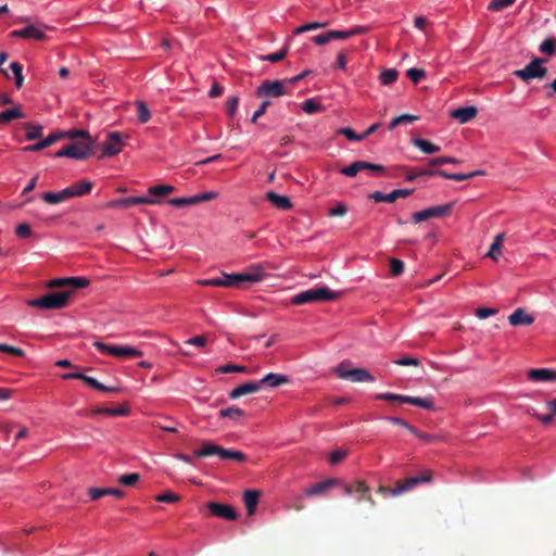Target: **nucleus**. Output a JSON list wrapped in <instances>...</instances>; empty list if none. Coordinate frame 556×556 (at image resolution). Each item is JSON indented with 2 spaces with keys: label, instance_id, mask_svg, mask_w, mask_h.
I'll use <instances>...</instances> for the list:
<instances>
[{
  "label": "nucleus",
  "instance_id": "f257e3e1",
  "mask_svg": "<svg viewBox=\"0 0 556 556\" xmlns=\"http://www.w3.org/2000/svg\"><path fill=\"white\" fill-rule=\"evenodd\" d=\"M66 137L74 140L72 143L59 150L55 157H71L75 160H86L94 153L96 141L87 130H71L65 132Z\"/></svg>",
  "mask_w": 556,
  "mask_h": 556
},
{
  "label": "nucleus",
  "instance_id": "f03ea898",
  "mask_svg": "<svg viewBox=\"0 0 556 556\" xmlns=\"http://www.w3.org/2000/svg\"><path fill=\"white\" fill-rule=\"evenodd\" d=\"M265 274L263 267L254 265L249 268L248 271L239 274H226L223 273L222 278H211L198 280V285L203 287H240L242 283H255L262 281Z\"/></svg>",
  "mask_w": 556,
  "mask_h": 556
},
{
  "label": "nucleus",
  "instance_id": "7ed1b4c3",
  "mask_svg": "<svg viewBox=\"0 0 556 556\" xmlns=\"http://www.w3.org/2000/svg\"><path fill=\"white\" fill-rule=\"evenodd\" d=\"M340 292L330 290L327 287H318L302 291L292 298L295 305H304L313 302H329L339 299Z\"/></svg>",
  "mask_w": 556,
  "mask_h": 556
},
{
  "label": "nucleus",
  "instance_id": "20e7f679",
  "mask_svg": "<svg viewBox=\"0 0 556 556\" xmlns=\"http://www.w3.org/2000/svg\"><path fill=\"white\" fill-rule=\"evenodd\" d=\"M213 455H217L222 459H232L239 463L247 460V455L241 451L226 450L211 441L202 442L201 447L194 451V456L199 458Z\"/></svg>",
  "mask_w": 556,
  "mask_h": 556
},
{
  "label": "nucleus",
  "instance_id": "39448f33",
  "mask_svg": "<svg viewBox=\"0 0 556 556\" xmlns=\"http://www.w3.org/2000/svg\"><path fill=\"white\" fill-rule=\"evenodd\" d=\"M71 291L50 292L41 298L27 300L28 306L42 309H59L67 305Z\"/></svg>",
  "mask_w": 556,
  "mask_h": 556
},
{
  "label": "nucleus",
  "instance_id": "423d86ee",
  "mask_svg": "<svg viewBox=\"0 0 556 556\" xmlns=\"http://www.w3.org/2000/svg\"><path fill=\"white\" fill-rule=\"evenodd\" d=\"M93 346L103 354H110L123 359L141 357L143 354L140 350L132 346L106 344L102 341H94Z\"/></svg>",
  "mask_w": 556,
  "mask_h": 556
},
{
  "label": "nucleus",
  "instance_id": "0eeeda50",
  "mask_svg": "<svg viewBox=\"0 0 556 556\" xmlns=\"http://www.w3.org/2000/svg\"><path fill=\"white\" fill-rule=\"evenodd\" d=\"M346 362L340 363L334 371L340 379L350 380L352 382H372L375 377L365 368H348Z\"/></svg>",
  "mask_w": 556,
  "mask_h": 556
},
{
  "label": "nucleus",
  "instance_id": "6e6552de",
  "mask_svg": "<svg viewBox=\"0 0 556 556\" xmlns=\"http://www.w3.org/2000/svg\"><path fill=\"white\" fill-rule=\"evenodd\" d=\"M376 400H383L390 402H399L412 404L428 410L434 409L433 399L430 397H416V396H407L394 393H379L376 395Z\"/></svg>",
  "mask_w": 556,
  "mask_h": 556
},
{
  "label": "nucleus",
  "instance_id": "1a4fd4ad",
  "mask_svg": "<svg viewBox=\"0 0 556 556\" xmlns=\"http://www.w3.org/2000/svg\"><path fill=\"white\" fill-rule=\"evenodd\" d=\"M286 80H264L256 89L255 96L265 100L287 94Z\"/></svg>",
  "mask_w": 556,
  "mask_h": 556
},
{
  "label": "nucleus",
  "instance_id": "9d476101",
  "mask_svg": "<svg viewBox=\"0 0 556 556\" xmlns=\"http://www.w3.org/2000/svg\"><path fill=\"white\" fill-rule=\"evenodd\" d=\"M545 60L541 58H533L529 64L523 68L514 72V75L523 81H529L534 78H544L547 74V68L543 66Z\"/></svg>",
  "mask_w": 556,
  "mask_h": 556
},
{
  "label": "nucleus",
  "instance_id": "9b49d317",
  "mask_svg": "<svg viewBox=\"0 0 556 556\" xmlns=\"http://www.w3.org/2000/svg\"><path fill=\"white\" fill-rule=\"evenodd\" d=\"M432 480V471L424 470L420 475L416 477H409L402 481L395 482V492H393V497L400 496L403 493L409 492L421 483H429Z\"/></svg>",
  "mask_w": 556,
  "mask_h": 556
},
{
  "label": "nucleus",
  "instance_id": "f8f14e48",
  "mask_svg": "<svg viewBox=\"0 0 556 556\" xmlns=\"http://www.w3.org/2000/svg\"><path fill=\"white\" fill-rule=\"evenodd\" d=\"M454 207V202L442 205L431 206L412 215V220L415 224L426 222L430 218H441L448 216Z\"/></svg>",
  "mask_w": 556,
  "mask_h": 556
},
{
  "label": "nucleus",
  "instance_id": "ddd939ff",
  "mask_svg": "<svg viewBox=\"0 0 556 556\" xmlns=\"http://www.w3.org/2000/svg\"><path fill=\"white\" fill-rule=\"evenodd\" d=\"M343 492L345 495H355L357 502L366 501L371 506L376 505L370 495V490L364 480H355L353 483H344Z\"/></svg>",
  "mask_w": 556,
  "mask_h": 556
},
{
  "label": "nucleus",
  "instance_id": "4468645a",
  "mask_svg": "<svg viewBox=\"0 0 556 556\" xmlns=\"http://www.w3.org/2000/svg\"><path fill=\"white\" fill-rule=\"evenodd\" d=\"M89 286V280L84 277L56 278L48 282V288H70L71 294L77 289Z\"/></svg>",
  "mask_w": 556,
  "mask_h": 556
},
{
  "label": "nucleus",
  "instance_id": "2eb2a0df",
  "mask_svg": "<svg viewBox=\"0 0 556 556\" xmlns=\"http://www.w3.org/2000/svg\"><path fill=\"white\" fill-rule=\"evenodd\" d=\"M157 203H160V201L155 198L128 197V198L112 200V201L108 202L105 206L110 207V208H116V207L128 208L132 205H138V204L153 205V204H157Z\"/></svg>",
  "mask_w": 556,
  "mask_h": 556
},
{
  "label": "nucleus",
  "instance_id": "dca6fc26",
  "mask_svg": "<svg viewBox=\"0 0 556 556\" xmlns=\"http://www.w3.org/2000/svg\"><path fill=\"white\" fill-rule=\"evenodd\" d=\"M124 147V141L122 139V135L117 131H112L108 134V140L103 143L102 153L100 154V159L114 156L118 154Z\"/></svg>",
  "mask_w": 556,
  "mask_h": 556
},
{
  "label": "nucleus",
  "instance_id": "f3484780",
  "mask_svg": "<svg viewBox=\"0 0 556 556\" xmlns=\"http://www.w3.org/2000/svg\"><path fill=\"white\" fill-rule=\"evenodd\" d=\"M207 508L212 513V515L225 520H236L238 518L237 511L230 505L210 502L207 504Z\"/></svg>",
  "mask_w": 556,
  "mask_h": 556
},
{
  "label": "nucleus",
  "instance_id": "a211bd4d",
  "mask_svg": "<svg viewBox=\"0 0 556 556\" xmlns=\"http://www.w3.org/2000/svg\"><path fill=\"white\" fill-rule=\"evenodd\" d=\"M414 192L413 189H395L392 192L384 194L381 191H375L369 194V198L376 202L393 203L400 198H407Z\"/></svg>",
  "mask_w": 556,
  "mask_h": 556
},
{
  "label": "nucleus",
  "instance_id": "6ab92c4d",
  "mask_svg": "<svg viewBox=\"0 0 556 556\" xmlns=\"http://www.w3.org/2000/svg\"><path fill=\"white\" fill-rule=\"evenodd\" d=\"M65 137H66V134L64 131L51 134L43 140H41L35 144L27 146L23 150L26 152H38V151H41V150L52 146L53 143H55L59 140L64 139Z\"/></svg>",
  "mask_w": 556,
  "mask_h": 556
},
{
  "label": "nucleus",
  "instance_id": "aec40b11",
  "mask_svg": "<svg viewBox=\"0 0 556 556\" xmlns=\"http://www.w3.org/2000/svg\"><path fill=\"white\" fill-rule=\"evenodd\" d=\"M261 390V383L258 381H249L242 383L230 391L229 397L232 400L239 399L243 395L252 394Z\"/></svg>",
  "mask_w": 556,
  "mask_h": 556
},
{
  "label": "nucleus",
  "instance_id": "412c9836",
  "mask_svg": "<svg viewBox=\"0 0 556 556\" xmlns=\"http://www.w3.org/2000/svg\"><path fill=\"white\" fill-rule=\"evenodd\" d=\"M478 114L476 106H460L451 112V117L457 119L460 124L468 123L473 119Z\"/></svg>",
  "mask_w": 556,
  "mask_h": 556
},
{
  "label": "nucleus",
  "instance_id": "4be33fe9",
  "mask_svg": "<svg viewBox=\"0 0 556 556\" xmlns=\"http://www.w3.org/2000/svg\"><path fill=\"white\" fill-rule=\"evenodd\" d=\"M508 321L511 326H529L533 324L534 317L528 314L523 308H517L508 316Z\"/></svg>",
  "mask_w": 556,
  "mask_h": 556
},
{
  "label": "nucleus",
  "instance_id": "5701e85b",
  "mask_svg": "<svg viewBox=\"0 0 556 556\" xmlns=\"http://www.w3.org/2000/svg\"><path fill=\"white\" fill-rule=\"evenodd\" d=\"M88 494L92 501H98L105 495H113L117 498H122L125 495V492L116 488H89Z\"/></svg>",
  "mask_w": 556,
  "mask_h": 556
},
{
  "label": "nucleus",
  "instance_id": "b1692460",
  "mask_svg": "<svg viewBox=\"0 0 556 556\" xmlns=\"http://www.w3.org/2000/svg\"><path fill=\"white\" fill-rule=\"evenodd\" d=\"M12 36L27 38V39H36L41 40L45 38V33L35 25H28L22 29H17L12 31Z\"/></svg>",
  "mask_w": 556,
  "mask_h": 556
},
{
  "label": "nucleus",
  "instance_id": "393cba45",
  "mask_svg": "<svg viewBox=\"0 0 556 556\" xmlns=\"http://www.w3.org/2000/svg\"><path fill=\"white\" fill-rule=\"evenodd\" d=\"M528 378L533 381H556V370L533 368L528 371Z\"/></svg>",
  "mask_w": 556,
  "mask_h": 556
},
{
  "label": "nucleus",
  "instance_id": "a878e982",
  "mask_svg": "<svg viewBox=\"0 0 556 556\" xmlns=\"http://www.w3.org/2000/svg\"><path fill=\"white\" fill-rule=\"evenodd\" d=\"M266 199L277 208L283 211L292 208V202L287 195H281L274 191H268L266 192Z\"/></svg>",
  "mask_w": 556,
  "mask_h": 556
},
{
  "label": "nucleus",
  "instance_id": "bb28decb",
  "mask_svg": "<svg viewBox=\"0 0 556 556\" xmlns=\"http://www.w3.org/2000/svg\"><path fill=\"white\" fill-rule=\"evenodd\" d=\"M261 497V492L257 490H248L243 494V501L250 516L254 515Z\"/></svg>",
  "mask_w": 556,
  "mask_h": 556
},
{
  "label": "nucleus",
  "instance_id": "cd10ccee",
  "mask_svg": "<svg viewBox=\"0 0 556 556\" xmlns=\"http://www.w3.org/2000/svg\"><path fill=\"white\" fill-rule=\"evenodd\" d=\"M70 198H73V193L68 188H65L59 192H45L42 193V200L49 204H58Z\"/></svg>",
  "mask_w": 556,
  "mask_h": 556
},
{
  "label": "nucleus",
  "instance_id": "c85d7f7f",
  "mask_svg": "<svg viewBox=\"0 0 556 556\" xmlns=\"http://www.w3.org/2000/svg\"><path fill=\"white\" fill-rule=\"evenodd\" d=\"M288 381H289V378L287 376L280 375V374H274V372H269L264 378L258 380V382L261 383V388L263 386H268L270 388H277V387H280V386L287 383Z\"/></svg>",
  "mask_w": 556,
  "mask_h": 556
},
{
  "label": "nucleus",
  "instance_id": "c756f323",
  "mask_svg": "<svg viewBox=\"0 0 556 556\" xmlns=\"http://www.w3.org/2000/svg\"><path fill=\"white\" fill-rule=\"evenodd\" d=\"M338 483H339V481L337 479H327L325 481L318 482V483L312 485L311 488L306 489L305 494L307 496L319 495V494H323L324 492H326L331 486L337 485Z\"/></svg>",
  "mask_w": 556,
  "mask_h": 556
},
{
  "label": "nucleus",
  "instance_id": "7c9ffc66",
  "mask_svg": "<svg viewBox=\"0 0 556 556\" xmlns=\"http://www.w3.org/2000/svg\"><path fill=\"white\" fill-rule=\"evenodd\" d=\"M93 182L87 179L77 181L72 186L67 187L73 193V197H83L91 192Z\"/></svg>",
  "mask_w": 556,
  "mask_h": 556
},
{
  "label": "nucleus",
  "instance_id": "2f4dec72",
  "mask_svg": "<svg viewBox=\"0 0 556 556\" xmlns=\"http://www.w3.org/2000/svg\"><path fill=\"white\" fill-rule=\"evenodd\" d=\"M438 172H440V169L416 168V167L415 168H408L407 173L405 175V180L406 181H414L418 177L434 176V175H438Z\"/></svg>",
  "mask_w": 556,
  "mask_h": 556
},
{
  "label": "nucleus",
  "instance_id": "473e14b6",
  "mask_svg": "<svg viewBox=\"0 0 556 556\" xmlns=\"http://www.w3.org/2000/svg\"><path fill=\"white\" fill-rule=\"evenodd\" d=\"M412 143L426 154H434L441 150L439 146L422 138H414L412 140Z\"/></svg>",
  "mask_w": 556,
  "mask_h": 556
},
{
  "label": "nucleus",
  "instance_id": "72a5a7b5",
  "mask_svg": "<svg viewBox=\"0 0 556 556\" xmlns=\"http://www.w3.org/2000/svg\"><path fill=\"white\" fill-rule=\"evenodd\" d=\"M504 237H505L504 233H498L494 238V241L491 244L489 252L486 253L488 257H490L494 261H497L498 256L502 253V245H503Z\"/></svg>",
  "mask_w": 556,
  "mask_h": 556
},
{
  "label": "nucleus",
  "instance_id": "f704fd0d",
  "mask_svg": "<svg viewBox=\"0 0 556 556\" xmlns=\"http://www.w3.org/2000/svg\"><path fill=\"white\" fill-rule=\"evenodd\" d=\"M24 117H25V115L22 112L20 106H14V108H11L3 112H0V122L3 124L9 123L13 119L24 118Z\"/></svg>",
  "mask_w": 556,
  "mask_h": 556
},
{
  "label": "nucleus",
  "instance_id": "c9c22d12",
  "mask_svg": "<svg viewBox=\"0 0 556 556\" xmlns=\"http://www.w3.org/2000/svg\"><path fill=\"white\" fill-rule=\"evenodd\" d=\"M175 191V187L172 185H157L152 186L148 189L150 195L153 197H166Z\"/></svg>",
  "mask_w": 556,
  "mask_h": 556
},
{
  "label": "nucleus",
  "instance_id": "e433bc0d",
  "mask_svg": "<svg viewBox=\"0 0 556 556\" xmlns=\"http://www.w3.org/2000/svg\"><path fill=\"white\" fill-rule=\"evenodd\" d=\"M135 105L137 108V118L141 124L148 123L151 118V113L143 101H136Z\"/></svg>",
  "mask_w": 556,
  "mask_h": 556
},
{
  "label": "nucleus",
  "instance_id": "4c0bfd02",
  "mask_svg": "<svg viewBox=\"0 0 556 556\" xmlns=\"http://www.w3.org/2000/svg\"><path fill=\"white\" fill-rule=\"evenodd\" d=\"M365 166H366L365 161H356V162L352 163L351 165L341 168L340 173L345 176H349V177H354L357 175V173L359 170L365 169Z\"/></svg>",
  "mask_w": 556,
  "mask_h": 556
},
{
  "label": "nucleus",
  "instance_id": "58836bf2",
  "mask_svg": "<svg viewBox=\"0 0 556 556\" xmlns=\"http://www.w3.org/2000/svg\"><path fill=\"white\" fill-rule=\"evenodd\" d=\"M244 415H245L244 410H242L241 408H239L237 406H231V407L222 409L219 412L220 417L230 418L232 420H238L241 417H243Z\"/></svg>",
  "mask_w": 556,
  "mask_h": 556
},
{
  "label": "nucleus",
  "instance_id": "ea45409f",
  "mask_svg": "<svg viewBox=\"0 0 556 556\" xmlns=\"http://www.w3.org/2000/svg\"><path fill=\"white\" fill-rule=\"evenodd\" d=\"M399 77V72L394 68H388L381 72L379 79L384 86L393 84Z\"/></svg>",
  "mask_w": 556,
  "mask_h": 556
},
{
  "label": "nucleus",
  "instance_id": "a19ab883",
  "mask_svg": "<svg viewBox=\"0 0 556 556\" xmlns=\"http://www.w3.org/2000/svg\"><path fill=\"white\" fill-rule=\"evenodd\" d=\"M26 138L27 140L39 139L42 136V126L33 125L30 123L25 124Z\"/></svg>",
  "mask_w": 556,
  "mask_h": 556
},
{
  "label": "nucleus",
  "instance_id": "79ce46f5",
  "mask_svg": "<svg viewBox=\"0 0 556 556\" xmlns=\"http://www.w3.org/2000/svg\"><path fill=\"white\" fill-rule=\"evenodd\" d=\"M10 70L12 71L13 76L15 78V86H16L17 89H20L23 86V83H24V77H23V74H22L23 66L18 62H12L10 64Z\"/></svg>",
  "mask_w": 556,
  "mask_h": 556
},
{
  "label": "nucleus",
  "instance_id": "37998d69",
  "mask_svg": "<svg viewBox=\"0 0 556 556\" xmlns=\"http://www.w3.org/2000/svg\"><path fill=\"white\" fill-rule=\"evenodd\" d=\"M327 26H328V22H312V23H307V24H304V25L295 28L293 33L295 35H300L305 31L325 28Z\"/></svg>",
  "mask_w": 556,
  "mask_h": 556
},
{
  "label": "nucleus",
  "instance_id": "c03bdc74",
  "mask_svg": "<svg viewBox=\"0 0 556 556\" xmlns=\"http://www.w3.org/2000/svg\"><path fill=\"white\" fill-rule=\"evenodd\" d=\"M438 176L443 177L445 179L455 180V181H465L473 177V174H450L446 170L440 169L438 172Z\"/></svg>",
  "mask_w": 556,
  "mask_h": 556
},
{
  "label": "nucleus",
  "instance_id": "a18cd8bd",
  "mask_svg": "<svg viewBox=\"0 0 556 556\" xmlns=\"http://www.w3.org/2000/svg\"><path fill=\"white\" fill-rule=\"evenodd\" d=\"M288 46H285L280 51H277L275 53L262 55L260 59L263 61H269L273 63L279 62L283 60L288 53Z\"/></svg>",
  "mask_w": 556,
  "mask_h": 556
},
{
  "label": "nucleus",
  "instance_id": "49530a36",
  "mask_svg": "<svg viewBox=\"0 0 556 556\" xmlns=\"http://www.w3.org/2000/svg\"><path fill=\"white\" fill-rule=\"evenodd\" d=\"M460 161L452 156H439L429 161L430 167L441 166L443 164H458Z\"/></svg>",
  "mask_w": 556,
  "mask_h": 556
},
{
  "label": "nucleus",
  "instance_id": "de8ad7c7",
  "mask_svg": "<svg viewBox=\"0 0 556 556\" xmlns=\"http://www.w3.org/2000/svg\"><path fill=\"white\" fill-rule=\"evenodd\" d=\"M540 52L553 55L556 51V38L545 39L539 48Z\"/></svg>",
  "mask_w": 556,
  "mask_h": 556
},
{
  "label": "nucleus",
  "instance_id": "09e8293b",
  "mask_svg": "<svg viewBox=\"0 0 556 556\" xmlns=\"http://www.w3.org/2000/svg\"><path fill=\"white\" fill-rule=\"evenodd\" d=\"M140 480V475L137 472L122 475L118 477V482L125 486H134Z\"/></svg>",
  "mask_w": 556,
  "mask_h": 556
},
{
  "label": "nucleus",
  "instance_id": "8fccbe9b",
  "mask_svg": "<svg viewBox=\"0 0 556 556\" xmlns=\"http://www.w3.org/2000/svg\"><path fill=\"white\" fill-rule=\"evenodd\" d=\"M168 204L175 207H185L194 205L193 195L192 197H181V198H174L168 200Z\"/></svg>",
  "mask_w": 556,
  "mask_h": 556
},
{
  "label": "nucleus",
  "instance_id": "3c124183",
  "mask_svg": "<svg viewBox=\"0 0 556 556\" xmlns=\"http://www.w3.org/2000/svg\"><path fill=\"white\" fill-rule=\"evenodd\" d=\"M216 371L219 372V374L245 372L247 371V367L240 366V365H236V364H226V365L219 366L216 369Z\"/></svg>",
  "mask_w": 556,
  "mask_h": 556
},
{
  "label": "nucleus",
  "instance_id": "603ef678",
  "mask_svg": "<svg viewBox=\"0 0 556 556\" xmlns=\"http://www.w3.org/2000/svg\"><path fill=\"white\" fill-rule=\"evenodd\" d=\"M323 106L320 103H318L317 101H315L314 99H308L306 100L303 105H302V110L307 113V114H314V113H317L319 111H321Z\"/></svg>",
  "mask_w": 556,
  "mask_h": 556
},
{
  "label": "nucleus",
  "instance_id": "864d4df0",
  "mask_svg": "<svg viewBox=\"0 0 556 556\" xmlns=\"http://www.w3.org/2000/svg\"><path fill=\"white\" fill-rule=\"evenodd\" d=\"M516 0H492L489 3L488 9L493 12L501 11L509 5H511Z\"/></svg>",
  "mask_w": 556,
  "mask_h": 556
},
{
  "label": "nucleus",
  "instance_id": "5fc2aeb1",
  "mask_svg": "<svg viewBox=\"0 0 556 556\" xmlns=\"http://www.w3.org/2000/svg\"><path fill=\"white\" fill-rule=\"evenodd\" d=\"M406 76L416 85L426 76V72L422 68H409L406 72Z\"/></svg>",
  "mask_w": 556,
  "mask_h": 556
},
{
  "label": "nucleus",
  "instance_id": "6e6d98bb",
  "mask_svg": "<svg viewBox=\"0 0 556 556\" xmlns=\"http://www.w3.org/2000/svg\"><path fill=\"white\" fill-rule=\"evenodd\" d=\"M337 134L338 135H342L344 136L345 138H348L349 140H356V141H361L364 139V136L361 134V135H357L354 132L353 129L349 128V127H344V128H339L337 130Z\"/></svg>",
  "mask_w": 556,
  "mask_h": 556
},
{
  "label": "nucleus",
  "instance_id": "4d7b16f0",
  "mask_svg": "<svg viewBox=\"0 0 556 556\" xmlns=\"http://www.w3.org/2000/svg\"><path fill=\"white\" fill-rule=\"evenodd\" d=\"M386 420L390 421L393 425L401 426L407 429L410 433H416V428L410 426L406 420L399 417H384Z\"/></svg>",
  "mask_w": 556,
  "mask_h": 556
},
{
  "label": "nucleus",
  "instance_id": "13d9d810",
  "mask_svg": "<svg viewBox=\"0 0 556 556\" xmlns=\"http://www.w3.org/2000/svg\"><path fill=\"white\" fill-rule=\"evenodd\" d=\"M527 413L535 418H538L543 425L547 426L553 421L554 414L540 415L534 408H528Z\"/></svg>",
  "mask_w": 556,
  "mask_h": 556
},
{
  "label": "nucleus",
  "instance_id": "bf43d9fd",
  "mask_svg": "<svg viewBox=\"0 0 556 556\" xmlns=\"http://www.w3.org/2000/svg\"><path fill=\"white\" fill-rule=\"evenodd\" d=\"M390 270L393 276H399L404 271V263L399 258L390 260Z\"/></svg>",
  "mask_w": 556,
  "mask_h": 556
},
{
  "label": "nucleus",
  "instance_id": "052dcab7",
  "mask_svg": "<svg viewBox=\"0 0 556 556\" xmlns=\"http://www.w3.org/2000/svg\"><path fill=\"white\" fill-rule=\"evenodd\" d=\"M239 105V98L237 96L230 97L226 102V111L229 116H233Z\"/></svg>",
  "mask_w": 556,
  "mask_h": 556
},
{
  "label": "nucleus",
  "instance_id": "680f3d73",
  "mask_svg": "<svg viewBox=\"0 0 556 556\" xmlns=\"http://www.w3.org/2000/svg\"><path fill=\"white\" fill-rule=\"evenodd\" d=\"M348 212V206L344 203H338L336 206L330 207L328 210V215L336 217V216H344Z\"/></svg>",
  "mask_w": 556,
  "mask_h": 556
},
{
  "label": "nucleus",
  "instance_id": "e2e57ef3",
  "mask_svg": "<svg viewBox=\"0 0 556 556\" xmlns=\"http://www.w3.org/2000/svg\"><path fill=\"white\" fill-rule=\"evenodd\" d=\"M78 380H81L83 382H85L86 384H88L89 387H91V388H93L96 390L104 389V384H102L97 379H94V378H92L90 376H87L85 374H81V376H79Z\"/></svg>",
  "mask_w": 556,
  "mask_h": 556
},
{
  "label": "nucleus",
  "instance_id": "0e129e2a",
  "mask_svg": "<svg viewBox=\"0 0 556 556\" xmlns=\"http://www.w3.org/2000/svg\"><path fill=\"white\" fill-rule=\"evenodd\" d=\"M218 193L214 191L203 192L201 194L193 195L194 205L201 202H207L217 198Z\"/></svg>",
  "mask_w": 556,
  "mask_h": 556
},
{
  "label": "nucleus",
  "instance_id": "69168bd1",
  "mask_svg": "<svg viewBox=\"0 0 556 556\" xmlns=\"http://www.w3.org/2000/svg\"><path fill=\"white\" fill-rule=\"evenodd\" d=\"M179 495L172 492H165L155 497V501L161 503H176L179 501Z\"/></svg>",
  "mask_w": 556,
  "mask_h": 556
},
{
  "label": "nucleus",
  "instance_id": "338daca9",
  "mask_svg": "<svg viewBox=\"0 0 556 556\" xmlns=\"http://www.w3.org/2000/svg\"><path fill=\"white\" fill-rule=\"evenodd\" d=\"M270 104H271L270 100H264L262 102V104L260 105L258 110H256L254 112V114L251 118V122L253 124H255L257 122V119L266 113V111Z\"/></svg>",
  "mask_w": 556,
  "mask_h": 556
},
{
  "label": "nucleus",
  "instance_id": "774afa93",
  "mask_svg": "<svg viewBox=\"0 0 556 556\" xmlns=\"http://www.w3.org/2000/svg\"><path fill=\"white\" fill-rule=\"evenodd\" d=\"M498 313L496 308H489V307H479L476 309V316L480 319L488 318L490 316H494Z\"/></svg>",
  "mask_w": 556,
  "mask_h": 556
}]
</instances>
